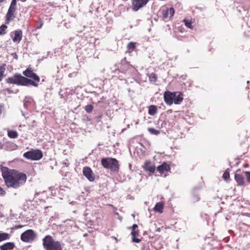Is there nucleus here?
<instances>
[{
    "mask_svg": "<svg viewBox=\"0 0 250 250\" xmlns=\"http://www.w3.org/2000/svg\"><path fill=\"white\" fill-rule=\"evenodd\" d=\"M200 197L199 195L197 194H193L192 196V201L193 203L198 202L200 200Z\"/></svg>",
    "mask_w": 250,
    "mask_h": 250,
    "instance_id": "29",
    "label": "nucleus"
},
{
    "mask_svg": "<svg viewBox=\"0 0 250 250\" xmlns=\"http://www.w3.org/2000/svg\"><path fill=\"white\" fill-rule=\"evenodd\" d=\"M7 90V91L9 93H11L12 92V91L11 90H10L9 88H7L6 89Z\"/></svg>",
    "mask_w": 250,
    "mask_h": 250,
    "instance_id": "42",
    "label": "nucleus"
},
{
    "mask_svg": "<svg viewBox=\"0 0 250 250\" xmlns=\"http://www.w3.org/2000/svg\"><path fill=\"white\" fill-rule=\"evenodd\" d=\"M126 65L127 67H129V65L128 63L126 64Z\"/></svg>",
    "mask_w": 250,
    "mask_h": 250,
    "instance_id": "46",
    "label": "nucleus"
},
{
    "mask_svg": "<svg viewBox=\"0 0 250 250\" xmlns=\"http://www.w3.org/2000/svg\"><path fill=\"white\" fill-rule=\"evenodd\" d=\"M60 242L59 241H54L53 237L47 235L45 236L42 239V245L45 250H54L56 245L59 246Z\"/></svg>",
    "mask_w": 250,
    "mask_h": 250,
    "instance_id": "4",
    "label": "nucleus"
},
{
    "mask_svg": "<svg viewBox=\"0 0 250 250\" xmlns=\"http://www.w3.org/2000/svg\"><path fill=\"white\" fill-rule=\"evenodd\" d=\"M23 226L22 225H16L15 226V228L16 229H20V228H22Z\"/></svg>",
    "mask_w": 250,
    "mask_h": 250,
    "instance_id": "39",
    "label": "nucleus"
},
{
    "mask_svg": "<svg viewBox=\"0 0 250 250\" xmlns=\"http://www.w3.org/2000/svg\"><path fill=\"white\" fill-rule=\"evenodd\" d=\"M103 117V115L102 114H100L99 115H98V116L96 117V118L97 119V120H100Z\"/></svg>",
    "mask_w": 250,
    "mask_h": 250,
    "instance_id": "40",
    "label": "nucleus"
},
{
    "mask_svg": "<svg viewBox=\"0 0 250 250\" xmlns=\"http://www.w3.org/2000/svg\"><path fill=\"white\" fill-rule=\"evenodd\" d=\"M144 168L146 171H149L152 173H154L156 170L155 165L150 161H147L145 163Z\"/></svg>",
    "mask_w": 250,
    "mask_h": 250,
    "instance_id": "13",
    "label": "nucleus"
},
{
    "mask_svg": "<svg viewBox=\"0 0 250 250\" xmlns=\"http://www.w3.org/2000/svg\"><path fill=\"white\" fill-rule=\"evenodd\" d=\"M0 171L5 185L8 188H18L23 185L26 181V174L18 172L15 169H10L6 167H1Z\"/></svg>",
    "mask_w": 250,
    "mask_h": 250,
    "instance_id": "2",
    "label": "nucleus"
},
{
    "mask_svg": "<svg viewBox=\"0 0 250 250\" xmlns=\"http://www.w3.org/2000/svg\"><path fill=\"white\" fill-rule=\"evenodd\" d=\"M33 102V99L31 97H26L24 100L23 106L27 109L29 104Z\"/></svg>",
    "mask_w": 250,
    "mask_h": 250,
    "instance_id": "20",
    "label": "nucleus"
},
{
    "mask_svg": "<svg viewBox=\"0 0 250 250\" xmlns=\"http://www.w3.org/2000/svg\"><path fill=\"white\" fill-rule=\"evenodd\" d=\"M10 235L6 232L0 233V242L9 239Z\"/></svg>",
    "mask_w": 250,
    "mask_h": 250,
    "instance_id": "23",
    "label": "nucleus"
},
{
    "mask_svg": "<svg viewBox=\"0 0 250 250\" xmlns=\"http://www.w3.org/2000/svg\"><path fill=\"white\" fill-rule=\"evenodd\" d=\"M164 208V205L162 202H158L156 204L155 207L154 208V210L155 211L162 213Z\"/></svg>",
    "mask_w": 250,
    "mask_h": 250,
    "instance_id": "19",
    "label": "nucleus"
},
{
    "mask_svg": "<svg viewBox=\"0 0 250 250\" xmlns=\"http://www.w3.org/2000/svg\"><path fill=\"white\" fill-rule=\"evenodd\" d=\"M148 1L149 0H132V10L134 11H137L139 9L145 6Z\"/></svg>",
    "mask_w": 250,
    "mask_h": 250,
    "instance_id": "7",
    "label": "nucleus"
},
{
    "mask_svg": "<svg viewBox=\"0 0 250 250\" xmlns=\"http://www.w3.org/2000/svg\"><path fill=\"white\" fill-rule=\"evenodd\" d=\"M11 56L16 60H18V56L16 54V53H13L11 54Z\"/></svg>",
    "mask_w": 250,
    "mask_h": 250,
    "instance_id": "38",
    "label": "nucleus"
},
{
    "mask_svg": "<svg viewBox=\"0 0 250 250\" xmlns=\"http://www.w3.org/2000/svg\"><path fill=\"white\" fill-rule=\"evenodd\" d=\"M15 247L14 242H6L0 246V250H12Z\"/></svg>",
    "mask_w": 250,
    "mask_h": 250,
    "instance_id": "15",
    "label": "nucleus"
},
{
    "mask_svg": "<svg viewBox=\"0 0 250 250\" xmlns=\"http://www.w3.org/2000/svg\"><path fill=\"white\" fill-rule=\"evenodd\" d=\"M84 109L86 112L89 113L92 111L93 109V106L91 104H88L84 107Z\"/></svg>",
    "mask_w": 250,
    "mask_h": 250,
    "instance_id": "30",
    "label": "nucleus"
},
{
    "mask_svg": "<svg viewBox=\"0 0 250 250\" xmlns=\"http://www.w3.org/2000/svg\"><path fill=\"white\" fill-rule=\"evenodd\" d=\"M127 47L128 50L133 51L135 48V43L133 42H130L128 43Z\"/></svg>",
    "mask_w": 250,
    "mask_h": 250,
    "instance_id": "28",
    "label": "nucleus"
},
{
    "mask_svg": "<svg viewBox=\"0 0 250 250\" xmlns=\"http://www.w3.org/2000/svg\"><path fill=\"white\" fill-rule=\"evenodd\" d=\"M170 169L169 166L166 163H163L157 167V170L160 174H162L165 172L169 171Z\"/></svg>",
    "mask_w": 250,
    "mask_h": 250,
    "instance_id": "14",
    "label": "nucleus"
},
{
    "mask_svg": "<svg viewBox=\"0 0 250 250\" xmlns=\"http://www.w3.org/2000/svg\"><path fill=\"white\" fill-rule=\"evenodd\" d=\"M83 175L90 182L95 180V176L91 169L88 167H83Z\"/></svg>",
    "mask_w": 250,
    "mask_h": 250,
    "instance_id": "9",
    "label": "nucleus"
},
{
    "mask_svg": "<svg viewBox=\"0 0 250 250\" xmlns=\"http://www.w3.org/2000/svg\"><path fill=\"white\" fill-rule=\"evenodd\" d=\"M149 80L150 82H155L157 80V76L156 74L152 73L150 74Z\"/></svg>",
    "mask_w": 250,
    "mask_h": 250,
    "instance_id": "27",
    "label": "nucleus"
},
{
    "mask_svg": "<svg viewBox=\"0 0 250 250\" xmlns=\"http://www.w3.org/2000/svg\"><path fill=\"white\" fill-rule=\"evenodd\" d=\"M22 76L21 74L16 73L12 77H9L6 79L7 83L14 84L21 86H32L37 87L40 82V77L33 72L32 68L29 66L26 70L23 71Z\"/></svg>",
    "mask_w": 250,
    "mask_h": 250,
    "instance_id": "1",
    "label": "nucleus"
},
{
    "mask_svg": "<svg viewBox=\"0 0 250 250\" xmlns=\"http://www.w3.org/2000/svg\"><path fill=\"white\" fill-rule=\"evenodd\" d=\"M42 25L43 22L42 21H40L39 24L36 25V29H40L42 27Z\"/></svg>",
    "mask_w": 250,
    "mask_h": 250,
    "instance_id": "35",
    "label": "nucleus"
},
{
    "mask_svg": "<svg viewBox=\"0 0 250 250\" xmlns=\"http://www.w3.org/2000/svg\"><path fill=\"white\" fill-rule=\"evenodd\" d=\"M175 98L173 99V103L175 104H180L183 100V94L181 92H175Z\"/></svg>",
    "mask_w": 250,
    "mask_h": 250,
    "instance_id": "16",
    "label": "nucleus"
},
{
    "mask_svg": "<svg viewBox=\"0 0 250 250\" xmlns=\"http://www.w3.org/2000/svg\"><path fill=\"white\" fill-rule=\"evenodd\" d=\"M223 177L225 180H227L229 177V172L228 171V169L225 171V172L224 173L223 175Z\"/></svg>",
    "mask_w": 250,
    "mask_h": 250,
    "instance_id": "32",
    "label": "nucleus"
},
{
    "mask_svg": "<svg viewBox=\"0 0 250 250\" xmlns=\"http://www.w3.org/2000/svg\"><path fill=\"white\" fill-rule=\"evenodd\" d=\"M6 194V192L3 189L0 187V195L4 196Z\"/></svg>",
    "mask_w": 250,
    "mask_h": 250,
    "instance_id": "36",
    "label": "nucleus"
},
{
    "mask_svg": "<svg viewBox=\"0 0 250 250\" xmlns=\"http://www.w3.org/2000/svg\"><path fill=\"white\" fill-rule=\"evenodd\" d=\"M41 192H36L35 194V197L37 198V196L41 193Z\"/></svg>",
    "mask_w": 250,
    "mask_h": 250,
    "instance_id": "41",
    "label": "nucleus"
},
{
    "mask_svg": "<svg viewBox=\"0 0 250 250\" xmlns=\"http://www.w3.org/2000/svg\"><path fill=\"white\" fill-rule=\"evenodd\" d=\"M101 164L103 167L109 169L111 171L118 172L119 169V165L118 160L115 158L106 157L101 160Z\"/></svg>",
    "mask_w": 250,
    "mask_h": 250,
    "instance_id": "3",
    "label": "nucleus"
},
{
    "mask_svg": "<svg viewBox=\"0 0 250 250\" xmlns=\"http://www.w3.org/2000/svg\"><path fill=\"white\" fill-rule=\"evenodd\" d=\"M3 146L1 143H0V149L2 148Z\"/></svg>",
    "mask_w": 250,
    "mask_h": 250,
    "instance_id": "44",
    "label": "nucleus"
},
{
    "mask_svg": "<svg viewBox=\"0 0 250 250\" xmlns=\"http://www.w3.org/2000/svg\"><path fill=\"white\" fill-rule=\"evenodd\" d=\"M2 108V106L0 105V115H1L2 113V110H1Z\"/></svg>",
    "mask_w": 250,
    "mask_h": 250,
    "instance_id": "43",
    "label": "nucleus"
},
{
    "mask_svg": "<svg viewBox=\"0 0 250 250\" xmlns=\"http://www.w3.org/2000/svg\"><path fill=\"white\" fill-rule=\"evenodd\" d=\"M22 31L21 30H17L15 32V36L13 38V41L15 42L19 43L22 39Z\"/></svg>",
    "mask_w": 250,
    "mask_h": 250,
    "instance_id": "17",
    "label": "nucleus"
},
{
    "mask_svg": "<svg viewBox=\"0 0 250 250\" xmlns=\"http://www.w3.org/2000/svg\"><path fill=\"white\" fill-rule=\"evenodd\" d=\"M7 135L9 138L12 139L17 138L18 136V133L17 131L13 130L8 131Z\"/></svg>",
    "mask_w": 250,
    "mask_h": 250,
    "instance_id": "22",
    "label": "nucleus"
},
{
    "mask_svg": "<svg viewBox=\"0 0 250 250\" xmlns=\"http://www.w3.org/2000/svg\"><path fill=\"white\" fill-rule=\"evenodd\" d=\"M245 174L246 177L247 181L248 183H250V171H245Z\"/></svg>",
    "mask_w": 250,
    "mask_h": 250,
    "instance_id": "33",
    "label": "nucleus"
},
{
    "mask_svg": "<svg viewBox=\"0 0 250 250\" xmlns=\"http://www.w3.org/2000/svg\"><path fill=\"white\" fill-rule=\"evenodd\" d=\"M148 131L151 134H153V135H157L158 134H160V131L159 130H156L153 128H148Z\"/></svg>",
    "mask_w": 250,
    "mask_h": 250,
    "instance_id": "26",
    "label": "nucleus"
},
{
    "mask_svg": "<svg viewBox=\"0 0 250 250\" xmlns=\"http://www.w3.org/2000/svg\"><path fill=\"white\" fill-rule=\"evenodd\" d=\"M23 156L29 160L37 161L40 160L43 155L41 150L35 149L25 152L23 154Z\"/></svg>",
    "mask_w": 250,
    "mask_h": 250,
    "instance_id": "6",
    "label": "nucleus"
},
{
    "mask_svg": "<svg viewBox=\"0 0 250 250\" xmlns=\"http://www.w3.org/2000/svg\"><path fill=\"white\" fill-rule=\"evenodd\" d=\"M54 250H62V248L61 245L60 244L58 246L57 245H56V248H54Z\"/></svg>",
    "mask_w": 250,
    "mask_h": 250,
    "instance_id": "37",
    "label": "nucleus"
},
{
    "mask_svg": "<svg viewBox=\"0 0 250 250\" xmlns=\"http://www.w3.org/2000/svg\"><path fill=\"white\" fill-rule=\"evenodd\" d=\"M157 112V108L156 105H151L148 107V114L150 115H154Z\"/></svg>",
    "mask_w": 250,
    "mask_h": 250,
    "instance_id": "21",
    "label": "nucleus"
},
{
    "mask_svg": "<svg viewBox=\"0 0 250 250\" xmlns=\"http://www.w3.org/2000/svg\"><path fill=\"white\" fill-rule=\"evenodd\" d=\"M10 6L16 8L17 0H12Z\"/></svg>",
    "mask_w": 250,
    "mask_h": 250,
    "instance_id": "34",
    "label": "nucleus"
},
{
    "mask_svg": "<svg viewBox=\"0 0 250 250\" xmlns=\"http://www.w3.org/2000/svg\"><path fill=\"white\" fill-rule=\"evenodd\" d=\"M7 26L5 24H2L0 26V35H4L5 34V30Z\"/></svg>",
    "mask_w": 250,
    "mask_h": 250,
    "instance_id": "31",
    "label": "nucleus"
},
{
    "mask_svg": "<svg viewBox=\"0 0 250 250\" xmlns=\"http://www.w3.org/2000/svg\"><path fill=\"white\" fill-rule=\"evenodd\" d=\"M5 64H3L0 66V82L2 80V77L5 70Z\"/></svg>",
    "mask_w": 250,
    "mask_h": 250,
    "instance_id": "25",
    "label": "nucleus"
},
{
    "mask_svg": "<svg viewBox=\"0 0 250 250\" xmlns=\"http://www.w3.org/2000/svg\"><path fill=\"white\" fill-rule=\"evenodd\" d=\"M234 178L238 185L243 186L244 185V178L243 175L237 173H235L234 175Z\"/></svg>",
    "mask_w": 250,
    "mask_h": 250,
    "instance_id": "18",
    "label": "nucleus"
},
{
    "mask_svg": "<svg viewBox=\"0 0 250 250\" xmlns=\"http://www.w3.org/2000/svg\"><path fill=\"white\" fill-rule=\"evenodd\" d=\"M183 21L187 27H188L189 29L193 28V26L192 25V22L190 21L187 20V19H184Z\"/></svg>",
    "mask_w": 250,
    "mask_h": 250,
    "instance_id": "24",
    "label": "nucleus"
},
{
    "mask_svg": "<svg viewBox=\"0 0 250 250\" xmlns=\"http://www.w3.org/2000/svg\"><path fill=\"white\" fill-rule=\"evenodd\" d=\"M38 237L37 233L33 229H29L22 232L21 235V240L25 243L34 241Z\"/></svg>",
    "mask_w": 250,
    "mask_h": 250,
    "instance_id": "5",
    "label": "nucleus"
},
{
    "mask_svg": "<svg viewBox=\"0 0 250 250\" xmlns=\"http://www.w3.org/2000/svg\"><path fill=\"white\" fill-rule=\"evenodd\" d=\"M16 10V8L9 6V9L8 10L7 13L6 15V21L8 23L9 21H12L14 18V13Z\"/></svg>",
    "mask_w": 250,
    "mask_h": 250,
    "instance_id": "11",
    "label": "nucleus"
},
{
    "mask_svg": "<svg viewBox=\"0 0 250 250\" xmlns=\"http://www.w3.org/2000/svg\"><path fill=\"white\" fill-rule=\"evenodd\" d=\"M174 12V9L172 7L167 8L166 9L162 11V16L164 19H166L168 17L171 18L173 16Z\"/></svg>",
    "mask_w": 250,
    "mask_h": 250,
    "instance_id": "12",
    "label": "nucleus"
},
{
    "mask_svg": "<svg viewBox=\"0 0 250 250\" xmlns=\"http://www.w3.org/2000/svg\"><path fill=\"white\" fill-rule=\"evenodd\" d=\"M138 226L137 224H133L131 227L132 231L131 235L132 236V241L133 242L139 243L141 241V239L136 238V236L138 235L139 230L137 229ZM130 228H128L130 229Z\"/></svg>",
    "mask_w": 250,
    "mask_h": 250,
    "instance_id": "10",
    "label": "nucleus"
},
{
    "mask_svg": "<svg viewBox=\"0 0 250 250\" xmlns=\"http://www.w3.org/2000/svg\"><path fill=\"white\" fill-rule=\"evenodd\" d=\"M175 98V92L166 91L164 94V99L167 105H171L173 103V99Z\"/></svg>",
    "mask_w": 250,
    "mask_h": 250,
    "instance_id": "8",
    "label": "nucleus"
},
{
    "mask_svg": "<svg viewBox=\"0 0 250 250\" xmlns=\"http://www.w3.org/2000/svg\"><path fill=\"white\" fill-rule=\"evenodd\" d=\"M22 2H25V1H26L27 0H20Z\"/></svg>",
    "mask_w": 250,
    "mask_h": 250,
    "instance_id": "45",
    "label": "nucleus"
}]
</instances>
